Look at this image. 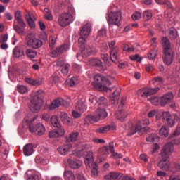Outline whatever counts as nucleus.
<instances>
[{"label": "nucleus", "mask_w": 180, "mask_h": 180, "mask_svg": "<svg viewBox=\"0 0 180 180\" xmlns=\"http://www.w3.org/2000/svg\"><path fill=\"white\" fill-rule=\"evenodd\" d=\"M43 98H44V91L43 90H39L32 94L30 105V109L32 112L37 113V112L40 111L41 106H43Z\"/></svg>", "instance_id": "1"}, {"label": "nucleus", "mask_w": 180, "mask_h": 180, "mask_svg": "<svg viewBox=\"0 0 180 180\" xmlns=\"http://www.w3.org/2000/svg\"><path fill=\"white\" fill-rule=\"evenodd\" d=\"M37 119V115H34L31 118H25V120L22 123L23 127L28 126L30 133H35L38 136H43L46 131V129L42 124H37L34 128L33 122Z\"/></svg>", "instance_id": "2"}, {"label": "nucleus", "mask_w": 180, "mask_h": 180, "mask_svg": "<svg viewBox=\"0 0 180 180\" xmlns=\"http://www.w3.org/2000/svg\"><path fill=\"white\" fill-rule=\"evenodd\" d=\"M93 85L96 89L98 91H108V86L106 85H112L110 79L103 77L102 75L97 74L94 76V82Z\"/></svg>", "instance_id": "3"}, {"label": "nucleus", "mask_w": 180, "mask_h": 180, "mask_svg": "<svg viewBox=\"0 0 180 180\" xmlns=\"http://www.w3.org/2000/svg\"><path fill=\"white\" fill-rule=\"evenodd\" d=\"M106 20L110 27V26H117L119 27L122 25V12L111 11L107 14Z\"/></svg>", "instance_id": "4"}, {"label": "nucleus", "mask_w": 180, "mask_h": 180, "mask_svg": "<svg viewBox=\"0 0 180 180\" xmlns=\"http://www.w3.org/2000/svg\"><path fill=\"white\" fill-rule=\"evenodd\" d=\"M108 117V112L105 108L97 107L94 115H88L86 119L90 123H95L99 122L101 119H106Z\"/></svg>", "instance_id": "5"}, {"label": "nucleus", "mask_w": 180, "mask_h": 180, "mask_svg": "<svg viewBox=\"0 0 180 180\" xmlns=\"http://www.w3.org/2000/svg\"><path fill=\"white\" fill-rule=\"evenodd\" d=\"M150 124V120L145 118L142 121L139 122L136 124H130L128 128V136H133L136 133H140L141 130H144L146 127L144 126H148Z\"/></svg>", "instance_id": "6"}, {"label": "nucleus", "mask_w": 180, "mask_h": 180, "mask_svg": "<svg viewBox=\"0 0 180 180\" xmlns=\"http://www.w3.org/2000/svg\"><path fill=\"white\" fill-rule=\"evenodd\" d=\"M180 117L178 115H171L169 111L162 112V121L166 122L168 127H174L176 122H179Z\"/></svg>", "instance_id": "7"}, {"label": "nucleus", "mask_w": 180, "mask_h": 180, "mask_svg": "<svg viewBox=\"0 0 180 180\" xmlns=\"http://www.w3.org/2000/svg\"><path fill=\"white\" fill-rule=\"evenodd\" d=\"M74 22V17L70 13H63L58 18V24L60 27H65Z\"/></svg>", "instance_id": "8"}, {"label": "nucleus", "mask_w": 180, "mask_h": 180, "mask_svg": "<svg viewBox=\"0 0 180 180\" xmlns=\"http://www.w3.org/2000/svg\"><path fill=\"white\" fill-rule=\"evenodd\" d=\"M174 143L169 142L166 143L161 150V156L162 158H168L174 153Z\"/></svg>", "instance_id": "9"}, {"label": "nucleus", "mask_w": 180, "mask_h": 180, "mask_svg": "<svg viewBox=\"0 0 180 180\" xmlns=\"http://www.w3.org/2000/svg\"><path fill=\"white\" fill-rule=\"evenodd\" d=\"M70 105L69 102L65 101L61 98H58L55 99L49 106V110H54L56 108H60V106H68Z\"/></svg>", "instance_id": "10"}, {"label": "nucleus", "mask_w": 180, "mask_h": 180, "mask_svg": "<svg viewBox=\"0 0 180 180\" xmlns=\"http://www.w3.org/2000/svg\"><path fill=\"white\" fill-rule=\"evenodd\" d=\"M27 47L37 50L43 46V41L37 38H31L27 41Z\"/></svg>", "instance_id": "11"}, {"label": "nucleus", "mask_w": 180, "mask_h": 180, "mask_svg": "<svg viewBox=\"0 0 180 180\" xmlns=\"http://www.w3.org/2000/svg\"><path fill=\"white\" fill-rule=\"evenodd\" d=\"M92 32V25L89 22L85 24L80 30V37L86 39L89 37Z\"/></svg>", "instance_id": "12"}, {"label": "nucleus", "mask_w": 180, "mask_h": 180, "mask_svg": "<svg viewBox=\"0 0 180 180\" xmlns=\"http://www.w3.org/2000/svg\"><path fill=\"white\" fill-rule=\"evenodd\" d=\"M160 91L159 87L156 88H150V89H141L139 90V92L141 93V96L142 98L150 96L151 95H154V94H157Z\"/></svg>", "instance_id": "13"}, {"label": "nucleus", "mask_w": 180, "mask_h": 180, "mask_svg": "<svg viewBox=\"0 0 180 180\" xmlns=\"http://www.w3.org/2000/svg\"><path fill=\"white\" fill-rule=\"evenodd\" d=\"M163 61L167 65H171V63L174 61V51H165Z\"/></svg>", "instance_id": "14"}, {"label": "nucleus", "mask_w": 180, "mask_h": 180, "mask_svg": "<svg viewBox=\"0 0 180 180\" xmlns=\"http://www.w3.org/2000/svg\"><path fill=\"white\" fill-rule=\"evenodd\" d=\"M98 158H100L101 162L102 161H105L106 158H108V155L109 154V148L108 146H104L103 148H100L98 150Z\"/></svg>", "instance_id": "15"}, {"label": "nucleus", "mask_w": 180, "mask_h": 180, "mask_svg": "<svg viewBox=\"0 0 180 180\" xmlns=\"http://www.w3.org/2000/svg\"><path fill=\"white\" fill-rule=\"evenodd\" d=\"M25 19L31 29H34L36 27V22L37 19L34 18V15H33V13L31 12H27L25 15Z\"/></svg>", "instance_id": "16"}, {"label": "nucleus", "mask_w": 180, "mask_h": 180, "mask_svg": "<svg viewBox=\"0 0 180 180\" xmlns=\"http://www.w3.org/2000/svg\"><path fill=\"white\" fill-rule=\"evenodd\" d=\"M65 134V130L64 128H59L58 130L51 131L49 132V136L50 139H57L58 137H63Z\"/></svg>", "instance_id": "17"}, {"label": "nucleus", "mask_w": 180, "mask_h": 180, "mask_svg": "<svg viewBox=\"0 0 180 180\" xmlns=\"http://www.w3.org/2000/svg\"><path fill=\"white\" fill-rule=\"evenodd\" d=\"M161 44L163 47L164 51H169L172 50L171 48V42H169V39H168V38L165 37H162Z\"/></svg>", "instance_id": "18"}, {"label": "nucleus", "mask_w": 180, "mask_h": 180, "mask_svg": "<svg viewBox=\"0 0 180 180\" xmlns=\"http://www.w3.org/2000/svg\"><path fill=\"white\" fill-rule=\"evenodd\" d=\"M84 162L87 167L94 165V152L88 151L86 157L84 158Z\"/></svg>", "instance_id": "19"}, {"label": "nucleus", "mask_w": 180, "mask_h": 180, "mask_svg": "<svg viewBox=\"0 0 180 180\" xmlns=\"http://www.w3.org/2000/svg\"><path fill=\"white\" fill-rule=\"evenodd\" d=\"M68 162L70 168H73L74 169L80 168L82 166V162H81L79 160L68 159Z\"/></svg>", "instance_id": "20"}, {"label": "nucleus", "mask_w": 180, "mask_h": 180, "mask_svg": "<svg viewBox=\"0 0 180 180\" xmlns=\"http://www.w3.org/2000/svg\"><path fill=\"white\" fill-rule=\"evenodd\" d=\"M15 19L21 27H26V23L25 22V20H23V18H22V12H20V11H17L15 12Z\"/></svg>", "instance_id": "21"}, {"label": "nucleus", "mask_w": 180, "mask_h": 180, "mask_svg": "<svg viewBox=\"0 0 180 180\" xmlns=\"http://www.w3.org/2000/svg\"><path fill=\"white\" fill-rule=\"evenodd\" d=\"M71 147H72V145L70 143L63 145L58 148V151L61 155H67Z\"/></svg>", "instance_id": "22"}, {"label": "nucleus", "mask_w": 180, "mask_h": 180, "mask_svg": "<svg viewBox=\"0 0 180 180\" xmlns=\"http://www.w3.org/2000/svg\"><path fill=\"white\" fill-rule=\"evenodd\" d=\"M158 167L160 168V169L168 171V169H169V160L168 158H163L162 160L159 162Z\"/></svg>", "instance_id": "23"}, {"label": "nucleus", "mask_w": 180, "mask_h": 180, "mask_svg": "<svg viewBox=\"0 0 180 180\" xmlns=\"http://www.w3.org/2000/svg\"><path fill=\"white\" fill-rule=\"evenodd\" d=\"M110 98L112 104L116 103L120 99V89H116L112 94L110 96Z\"/></svg>", "instance_id": "24"}, {"label": "nucleus", "mask_w": 180, "mask_h": 180, "mask_svg": "<svg viewBox=\"0 0 180 180\" xmlns=\"http://www.w3.org/2000/svg\"><path fill=\"white\" fill-rule=\"evenodd\" d=\"M122 176H123V174H120V173H117V172H110L108 174H106L105 176H104V179L106 180H116V179H119V178H122Z\"/></svg>", "instance_id": "25"}, {"label": "nucleus", "mask_w": 180, "mask_h": 180, "mask_svg": "<svg viewBox=\"0 0 180 180\" xmlns=\"http://www.w3.org/2000/svg\"><path fill=\"white\" fill-rule=\"evenodd\" d=\"M75 109L76 110H79L80 113H84L86 110V104L82 101H79L76 103Z\"/></svg>", "instance_id": "26"}, {"label": "nucleus", "mask_w": 180, "mask_h": 180, "mask_svg": "<svg viewBox=\"0 0 180 180\" xmlns=\"http://www.w3.org/2000/svg\"><path fill=\"white\" fill-rule=\"evenodd\" d=\"M34 150L33 149V146L30 143L26 144L23 148L24 155L29 157V155H32Z\"/></svg>", "instance_id": "27"}, {"label": "nucleus", "mask_w": 180, "mask_h": 180, "mask_svg": "<svg viewBox=\"0 0 180 180\" xmlns=\"http://www.w3.org/2000/svg\"><path fill=\"white\" fill-rule=\"evenodd\" d=\"M117 56H119V47L115 46L110 51V59L112 63H115L117 60Z\"/></svg>", "instance_id": "28"}, {"label": "nucleus", "mask_w": 180, "mask_h": 180, "mask_svg": "<svg viewBox=\"0 0 180 180\" xmlns=\"http://www.w3.org/2000/svg\"><path fill=\"white\" fill-rule=\"evenodd\" d=\"M13 54L15 58H22L25 56V51L19 47H15L13 51Z\"/></svg>", "instance_id": "29"}, {"label": "nucleus", "mask_w": 180, "mask_h": 180, "mask_svg": "<svg viewBox=\"0 0 180 180\" xmlns=\"http://www.w3.org/2000/svg\"><path fill=\"white\" fill-rule=\"evenodd\" d=\"M96 106L98 108H106L108 106V99L105 97H100L96 103Z\"/></svg>", "instance_id": "30"}, {"label": "nucleus", "mask_w": 180, "mask_h": 180, "mask_svg": "<svg viewBox=\"0 0 180 180\" xmlns=\"http://www.w3.org/2000/svg\"><path fill=\"white\" fill-rule=\"evenodd\" d=\"M128 115L129 113H127V111L124 110H122L117 113V117L118 120H120L121 122H124Z\"/></svg>", "instance_id": "31"}, {"label": "nucleus", "mask_w": 180, "mask_h": 180, "mask_svg": "<svg viewBox=\"0 0 180 180\" xmlns=\"http://www.w3.org/2000/svg\"><path fill=\"white\" fill-rule=\"evenodd\" d=\"M95 53H96L95 51V49H94L89 46H86L85 48H84L82 50V54L83 56H86V57L88 56H91V54H95Z\"/></svg>", "instance_id": "32"}, {"label": "nucleus", "mask_w": 180, "mask_h": 180, "mask_svg": "<svg viewBox=\"0 0 180 180\" xmlns=\"http://www.w3.org/2000/svg\"><path fill=\"white\" fill-rule=\"evenodd\" d=\"M65 180H75V174L72 171L65 170L63 173Z\"/></svg>", "instance_id": "33"}, {"label": "nucleus", "mask_w": 180, "mask_h": 180, "mask_svg": "<svg viewBox=\"0 0 180 180\" xmlns=\"http://www.w3.org/2000/svg\"><path fill=\"white\" fill-rule=\"evenodd\" d=\"M25 54L28 58L32 60V58H35V57L37 56V51L32 49H27L25 51Z\"/></svg>", "instance_id": "34"}, {"label": "nucleus", "mask_w": 180, "mask_h": 180, "mask_svg": "<svg viewBox=\"0 0 180 180\" xmlns=\"http://www.w3.org/2000/svg\"><path fill=\"white\" fill-rule=\"evenodd\" d=\"M51 124H53V127H57L58 129H63L61 124H60V122H58V118L56 115L51 117Z\"/></svg>", "instance_id": "35"}, {"label": "nucleus", "mask_w": 180, "mask_h": 180, "mask_svg": "<svg viewBox=\"0 0 180 180\" xmlns=\"http://www.w3.org/2000/svg\"><path fill=\"white\" fill-rule=\"evenodd\" d=\"M89 65L91 67H102V61L99 59L93 58L89 61Z\"/></svg>", "instance_id": "36"}, {"label": "nucleus", "mask_w": 180, "mask_h": 180, "mask_svg": "<svg viewBox=\"0 0 180 180\" xmlns=\"http://www.w3.org/2000/svg\"><path fill=\"white\" fill-rule=\"evenodd\" d=\"M78 82H79V81L76 77H73L66 81L67 85H69L70 86H75V85L78 84Z\"/></svg>", "instance_id": "37"}, {"label": "nucleus", "mask_w": 180, "mask_h": 180, "mask_svg": "<svg viewBox=\"0 0 180 180\" xmlns=\"http://www.w3.org/2000/svg\"><path fill=\"white\" fill-rule=\"evenodd\" d=\"M60 117L62 122H68V123H71L72 122L71 118L68 117V114L65 112H61L60 114Z\"/></svg>", "instance_id": "38"}, {"label": "nucleus", "mask_w": 180, "mask_h": 180, "mask_svg": "<svg viewBox=\"0 0 180 180\" xmlns=\"http://www.w3.org/2000/svg\"><path fill=\"white\" fill-rule=\"evenodd\" d=\"M110 130V125H105L104 127H101L96 130V133H99L100 134H103L105 133H108Z\"/></svg>", "instance_id": "39"}, {"label": "nucleus", "mask_w": 180, "mask_h": 180, "mask_svg": "<svg viewBox=\"0 0 180 180\" xmlns=\"http://www.w3.org/2000/svg\"><path fill=\"white\" fill-rule=\"evenodd\" d=\"M143 17L145 22H148V20H150L151 18H153V12L150 10H146L143 11Z\"/></svg>", "instance_id": "40"}, {"label": "nucleus", "mask_w": 180, "mask_h": 180, "mask_svg": "<svg viewBox=\"0 0 180 180\" xmlns=\"http://www.w3.org/2000/svg\"><path fill=\"white\" fill-rule=\"evenodd\" d=\"M159 134L163 137H168V135L169 134V129H168L167 127L162 126L159 131Z\"/></svg>", "instance_id": "41"}, {"label": "nucleus", "mask_w": 180, "mask_h": 180, "mask_svg": "<svg viewBox=\"0 0 180 180\" xmlns=\"http://www.w3.org/2000/svg\"><path fill=\"white\" fill-rule=\"evenodd\" d=\"M79 136V134L78 132H74L71 134L69 137L67 138V140L70 142H74L77 141L78 140V137Z\"/></svg>", "instance_id": "42"}, {"label": "nucleus", "mask_w": 180, "mask_h": 180, "mask_svg": "<svg viewBox=\"0 0 180 180\" xmlns=\"http://www.w3.org/2000/svg\"><path fill=\"white\" fill-rule=\"evenodd\" d=\"M78 43L80 49H84L86 46H85V43H86V38L85 37H80L78 39Z\"/></svg>", "instance_id": "43"}, {"label": "nucleus", "mask_w": 180, "mask_h": 180, "mask_svg": "<svg viewBox=\"0 0 180 180\" xmlns=\"http://www.w3.org/2000/svg\"><path fill=\"white\" fill-rule=\"evenodd\" d=\"M35 161L38 164H41L42 165H47V164H49V160L39 156L35 158Z\"/></svg>", "instance_id": "44"}, {"label": "nucleus", "mask_w": 180, "mask_h": 180, "mask_svg": "<svg viewBox=\"0 0 180 180\" xmlns=\"http://www.w3.org/2000/svg\"><path fill=\"white\" fill-rule=\"evenodd\" d=\"M146 141H160V137L155 134H150L148 138H146Z\"/></svg>", "instance_id": "45"}, {"label": "nucleus", "mask_w": 180, "mask_h": 180, "mask_svg": "<svg viewBox=\"0 0 180 180\" xmlns=\"http://www.w3.org/2000/svg\"><path fill=\"white\" fill-rule=\"evenodd\" d=\"M71 65L68 63L65 64L62 69H61V72L63 74V75L66 76L68 75V72L70 71V68Z\"/></svg>", "instance_id": "46"}, {"label": "nucleus", "mask_w": 180, "mask_h": 180, "mask_svg": "<svg viewBox=\"0 0 180 180\" xmlns=\"http://www.w3.org/2000/svg\"><path fill=\"white\" fill-rule=\"evenodd\" d=\"M169 37L171 40H175L178 37V32L176 30H169Z\"/></svg>", "instance_id": "47"}, {"label": "nucleus", "mask_w": 180, "mask_h": 180, "mask_svg": "<svg viewBox=\"0 0 180 180\" xmlns=\"http://www.w3.org/2000/svg\"><path fill=\"white\" fill-rule=\"evenodd\" d=\"M70 49V46H68V45L67 44H64L62 45L58 48H56V49L58 50V53L61 55L63 54V53H64L65 51H68V50Z\"/></svg>", "instance_id": "48"}, {"label": "nucleus", "mask_w": 180, "mask_h": 180, "mask_svg": "<svg viewBox=\"0 0 180 180\" xmlns=\"http://www.w3.org/2000/svg\"><path fill=\"white\" fill-rule=\"evenodd\" d=\"M13 29L14 30H15L16 33H18V34H23L25 33V27H20L19 25H13Z\"/></svg>", "instance_id": "49"}, {"label": "nucleus", "mask_w": 180, "mask_h": 180, "mask_svg": "<svg viewBox=\"0 0 180 180\" xmlns=\"http://www.w3.org/2000/svg\"><path fill=\"white\" fill-rule=\"evenodd\" d=\"M148 101H150V103H152V105H159L160 103V98L158 97H155V96H152L150 97Z\"/></svg>", "instance_id": "50"}, {"label": "nucleus", "mask_w": 180, "mask_h": 180, "mask_svg": "<svg viewBox=\"0 0 180 180\" xmlns=\"http://www.w3.org/2000/svg\"><path fill=\"white\" fill-rule=\"evenodd\" d=\"M17 89L19 94H26V92L28 91L27 87L23 85L18 86Z\"/></svg>", "instance_id": "51"}, {"label": "nucleus", "mask_w": 180, "mask_h": 180, "mask_svg": "<svg viewBox=\"0 0 180 180\" xmlns=\"http://www.w3.org/2000/svg\"><path fill=\"white\" fill-rule=\"evenodd\" d=\"M57 40V37L53 36H51L49 37V46L51 49H54V44H56V41Z\"/></svg>", "instance_id": "52"}, {"label": "nucleus", "mask_w": 180, "mask_h": 180, "mask_svg": "<svg viewBox=\"0 0 180 180\" xmlns=\"http://www.w3.org/2000/svg\"><path fill=\"white\" fill-rule=\"evenodd\" d=\"M162 82H164V80L160 76L154 77L153 79V84H158V85H161Z\"/></svg>", "instance_id": "53"}, {"label": "nucleus", "mask_w": 180, "mask_h": 180, "mask_svg": "<svg viewBox=\"0 0 180 180\" xmlns=\"http://www.w3.org/2000/svg\"><path fill=\"white\" fill-rule=\"evenodd\" d=\"M132 19L133 20H139L141 19V13L139 11L134 13L132 15Z\"/></svg>", "instance_id": "54"}, {"label": "nucleus", "mask_w": 180, "mask_h": 180, "mask_svg": "<svg viewBox=\"0 0 180 180\" xmlns=\"http://www.w3.org/2000/svg\"><path fill=\"white\" fill-rule=\"evenodd\" d=\"M89 103L91 106L98 102V98H96V96L91 95L89 98Z\"/></svg>", "instance_id": "55"}, {"label": "nucleus", "mask_w": 180, "mask_h": 180, "mask_svg": "<svg viewBox=\"0 0 180 180\" xmlns=\"http://www.w3.org/2000/svg\"><path fill=\"white\" fill-rule=\"evenodd\" d=\"M43 84V79L41 77L34 79V86H39Z\"/></svg>", "instance_id": "56"}, {"label": "nucleus", "mask_w": 180, "mask_h": 180, "mask_svg": "<svg viewBox=\"0 0 180 180\" xmlns=\"http://www.w3.org/2000/svg\"><path fill=\"white\" fill-rule=\"evenodd\" d=\"M108 58H109V55H108V53L101 54L102 60H103V61L105 62V64H108V65H110V63L109 62Z\"/></svg>", "instance_id": "57"}, {"label": "nucleus", "mask_w": 180, "mask_h": 180, "mask_svg": "<svg viewBox=\"0 0 180 180\" xmlns=\"http://www.w3.org/2000/svg\"><path fill=\"white\" fill-rule=\"evenodd\" d=\"M155 57H157V52H155V51H150L148 54V58L150 60H154Z\"/></svg>", "instance_id": "58"}, {"label": "nucleus", "mask_w": 180, "mask_h": 180, "mask_svg": "<svg viewBox=\"0 0 180 180\" xmlns=\"http://www.w3.org/2000/svg\"><path fill=\"white\" fill-rule=\"evenodd\" d=\"M165 98L169 102L170 101H172L174 99V93L172 92H169L167 94L164 96Z\"/></svg>", "instance_id": "59"}, {"label": "nucleus", "mask_w": 180, "mask_h": 180, "mask_svg": "<svg viewBox=\"0 0 180 180\" xmlns=\"http://www.w3.org/2000/svg\"><path fill=\"white\" fill-rule=\"evenodd\" d=\"M169 101L163 96L160 98V105L161 106H165Z\"/></svg>", "instance_id": "60"}, {"label": "nucleus", "mask_w": 180, "mask_h": 180, "mask_svg": "<svg viewBox=\"0 0 180 180\" xmlns=\"http://www.w3.org/2000/svg\"><path fill=\"white\" fill-rule=\"evenodd\" d=\"M98 174L99 173L98 172V169L96 168V167H94L91 169V176H93V178H96Z\"/></svg>", "instance_id": "61"}, {"label": "nucleus", "mask_w": 180, "mask_h": 180, "mask_svg": "<svg viewBox=\"0 0 180 180\" xmlns=\"http://www.w3.org/2000/svg\"><path fill=\"white\" fill-rule=\"evenodd\" d=\"M130 58L132 61H137V63L141 62V58H140V56L139 54L132 56L130 57Z\"/></svg>", "instance_id": "62"}, {"label": "nucleus", "mask_w": 180, "mask_h": 180, "mask_svg": "<svg viewBox=\"0 0 180 180\" xmlns=\"http://www.w3.org/2000/svg\"><path fill=\"white\" fill-rule=\"evenodd\" d=\"M27 180H40V177L37 174L30 175L27 178Z\"/></svg>", "instance_id": "63"}, {"label": "nucleus", "mask_w": 180, "mask_h": 180, "mask_svg": "<svg viewBox=\"0 0 180 180\" xmlns=\"http://www.w3.org/2000/svg\"><path fill=\"white\" fill-rule=\"evenodd\" d=\"M98 36L101 37H105L106 36V30L105 29H101L98 32Z\"/></svg>", "instance_id": "64"}]
</instances>
